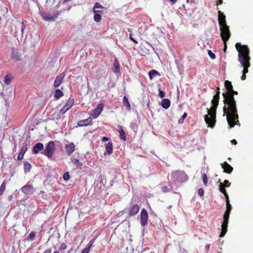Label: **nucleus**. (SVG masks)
<instances>
[{"label": "nucleus", "instance_id": "obj_1", "mask_svg": "<svg viewBox=\"0 0 253 253\" xmlns=\"http://www.w3.org/2000/svg\"><path fill=\"white\" fill-rule=\"evenodd\" d=\"M238 94L237 91L233 89L231 91V97L229 98L226 96L223 100V103L225 104L223 107V115H226L227 121L230 128L233 127L236 125H240L238 120L236 103L234 97V95H238Z\"/></svg>", "mask_w": 253, "mask_h": 253}, {"label": "nucleus", "instance_id": "obj_2", "mask_svg": "<svg viewBox=\"0 0 253 253\" xmlns=\"http://www.w3.org/2000/svg\"><path fill=\"white\" fill-rule=\"evenodd\" d=\"M235 46L238 51V61L244 68L243 73L246 74L248 73V68L251 66L249 48L247 45H241L240 43H236Z\"/></svg>", "mask_w": 253, "mask_h": 253}, {"label": "nucleus", "instance_id": "obj_3", "mask_svg": "<svg viewBox=\"0 0 253 253\" xmlns=\"http://www.w3.org/2000/svg\"><path fill=\"white\" fill-rule=\"evenodd\" d=\"M220 92L217 91L211 100L212 106L208 109V115L205 116V120L209 127H213L215 123L216 111L219 100Z\"/></svg>", "mask_w": 253, "mask_h": 253}, {"label": "nucleus", "instance_id": "obj_4", "mask_svg": "<svg viewBox=\"0 0 253 253\" xmlns=\"http://www.w3.org/2000/svg\"><path fill=\"white\" fill-rule=\"evenodd\" d=\"M225 199L226 203V209L223 216V220L221 225V231L219 235L220 237H224L227 232L229 216L232 210V206L229 203V198Z\"/></svg>", "mask_w": 253, "mask_h": 253}, {"label": "nucleus", "instance_id": "obj_5", "mask_svg": "<svg viewBox=\"0 0 253 253\" xmlns=\"http://www.w3.org/2000/svg\"><path fill=\"white\" fill-rule=\"evenodd\" d=\"M171 176L174 181L179 182H184L188 179L187 175L183 171H173L171 172Z\"/></svg>", "mask_w": 253, "mask_h": 253}, {"label": "nucleus", "instance_id": "obj_6", "mask_svg": "<svg viewBox=\"0 0 253 253\" xmlns=\"http://www.w3.org/2000/svg\"><path fill=\"white\" fill-rule=\"evenodd\" d=\"M55 150V144L53 141H49L46 145L45 149L42 152V153L48 158H51Z\"/></svg>", "mask_w": 253, "mask_h": 253}, {"label": "nucleus", "instance_id": "obj_7", "mask_svg": "<svg viewBox=\"0 0 253 253\" xmlns=\"http://www.w3.org/2000/svg\"><path fill=\"white\" fill-rule=\"evenodd\" d=\"M220 36L223 42H227L231 36V33L228 26L219 27Z\"/></svg>", "mask_w": 253, "mask_h": 253}, {"label": "nucleus", "instance_id": "obj_8", "mask_svg": "<svg viewBox=\"0 0 253 253\" xmlns=\"http://www.w3.org/2000/svg\"><path fill=\"white\" fill-rule=\"evenodd\" d=\"M224 86L226 89V91L222 93L223 98L226 96H228L230 98L231 96V91L233 89L231 82L228 80L225 81L224 82Z\"/></svg>", "mask_w": 253, "mask_h": 253}, {"label": "nucleus", "instance_id": "obj_9", "mask_svg": "<svg viewBox=\"0 0 253 253\" xmlns=\"http://www.w3.org/2000/svg\"><path fill=\"white\" fill-rule=\"evenodd\" d=\"M104 107V105L100 103L97 105V107L91 111V115L94 119L97 118L102 112Z\"/></svg>", "mask_w": 253, "mask_h": 253}, {"label": "nucleus", "instance_id": "obj_10", "mask_svg": "<svg viewBox=\"0 0 253 253\" xmlns=\"http://www.w3.org/2000/svg\"><path fill=\"white\" fill-rule=\"evenodd\" d=\"M141 225L145 226L148 222V214L147 211L145 209L141 210L140 213Z\"/></svg>", "mask_w": 253, "mask_h": 253}, {"label": "nucleus", "instance_id": "obj_11", "mask_svg": "<svg viewBox=\"0 0 253 253\" xmlns=\"http://www.w3.org/2000/svg\"><path fill=\"white\" fill-rule=\"evenodd\" d=\"M218 21L219 27L226 26V16L223 12L218 10Z\"/></svg>", "mask_w": 253, "mask_h": 253}, {"label": "nucleus", "instance_id": "obj_12", "mask_svg": "<svg viewBox=\"0 0 253 253\" xmlns=\"http://www.w3.org/2000/svg\"><path fill=\"white\" fill-rule=\"evenodd\" d=\"M140 207L137 204L132 205L128 209L127 213L129 216L135 215L139 211Z\"/></svg>", "mask_w": 253, "mask_h": 253}, {"label": "nucleus", "instance_id": "obj_13", "mask_svg": "<svg viewBox=\"0 0 253 253\" xmlns=\"http://www.w3.org/2000/svg\"><path fill=\"white\" fill-rule=\"evenodd\" d=\"M65 76V74L63 72L56 77L54 83V86L55 87H58L62 84Z\"/></svg>", "mask_w": 253, "mask_h": 253}, {"label": "nucleus", "instance_id": "obj_14", "mask_svg": "<svg viewBox=\"0 0 253 253\" xmlns=\"http://www.w3.org/2000/svg\"><path fill=\"white\" fill-rule=\"evenodd\" d=\"M92 119L90 117L83 120L80 121L78 122L77 126L79 127L85 126L92 124Z\"/></svg>", "mask_w": 253, "mask_h": 253}, {"label": "nucleus", "instance_id": "obj_15", "mask_svg": "<svg viewBox=\"0 0 253 253\" xmlns=\"http://www.w3.org/2000/svg\"><path fill=\"white\" fill-rule=\"evenodd\" d=\"M65 147L66 152L68 155L72 154L75 150V145L73 142L66 144Z\"/></svg>", "mask_w": 253, "mask_h": 253}, {"label": "nucleus", "instance_id": "obj_16", "mask_svg": "<svg viewBox=\"0 0 253 253\" xmlns=\"http://www.w3.org/2000/svg\"><path fill=\"white\" fill-rule=\"evenodd\" d=\"M221 166L223 169L224 172L229 174L231 173L233 170V168L226 162H224L223 164H222Z\"/></svg>", "mask_w": 253, "mask_h": 253}, {"label": "nucleus", "instance_id": "obj_17", "mask_svg": "<svg viewBox=\"0 0 253 253\" xmlns=\"http://www.w3.org/2000/svg\"><path fill=\"white\" fill-rule=\"evenodd\" d=\"M43 149V145L42 143H38L33 147V153L34 154H38L40 151Z\"/></svg>", "mask_w": 253, "mask_h": 253}, {"label": "nucleus", "instance_id": "obj_18", "mask_svg": "<svg viewBox=\"0 0 253 253\" xmlns=\"http://www.w3.org/2000/svg\"><path fill=\"white\" fill-rule=\"evenodd\" d=\"M11 58L16 61L20 60V55L17 50L14 48L12 49Z\"/></svg>", "mask_w": 253, "mask_h": 253}, {"label": "nucleus", "instance_id": "obj_19", "mask_svg": "<svg viewBox=\"0 0 253 253\" xmlns=\"http://www.w3.org/2000/svg\"><path fill=\"white\" fill-rule=\"evenodd\" d=\"M94 240H95V239H93L91 240L89 242L87 247L85 249L83 250L82 253H89L91 248L93 246V242H94Z\"/></svg>", "mask_w": 253, "mask_h": 253}, {"label": "nucleus", "instance_id": "obj_20", "mask_svg": "<svg viewBox=\"0 0 253 253\" xmlns=\"http://www.w3.org/2000/svg\"><path fill=\"white\" fill-rule=\"evenodd\" d=\"M33 188V186L32 185L26 184L22 187L21 190L24 194H27L28 191L32 190Z\"/></svg>", "mask_w": 253, "mask_h": 253}, {"label": "nucleus", "instance_id": "obj_21", "mask_svg": "<svg viewBox=\"0 0 253 253\" xmlns=\"http://www.w3.org/2000/svg\"><path fill=\"white\" fill-rule=\"evenodd\" d=\"M161 105L163 108L167 109L170 105V101L169 99H163L162 101Z\"/></svg>", "mask_w": 253, "mask_h": 253}, {"label": "nucleus", "instance_id": "obj_22", "mask_svg": "<svg viewBox=\"0 0 253 253\" xmlns=\"http://www.w3.org/2000/svg\"><path fill=\"white\" fill-rule=\"evenodd\" d=\"M219 191L220 192L222 193L225 196V199H228L229 198L228 195L225 190L226 186H224V185L222 183H220L219 185Z\"/></svg>", "mask_w": 253, "mask_h": 253}, {"label": "nucleus", "instance_id": "obj_23", "mask_svg": "<svg viewBox=\"0 0 253 253\" xmlns=\"http://www.w3.org/2000/svg\"><path fill=\"white\" fill-rule=\"evenodd\" d=\"M74 103V99L70 98L68 99L67 102H66V104L64 106V107L68 110L73 106Z\"/></svg>", "mask_w": 253, "mask_h": 253}, {"label": "nucleus", "instance_id": "obj_24", "mask_svg": "<svg viewBox=\"0 0 253 253\" xmlns=\"http://www.w3.org/2000/svg\"><path fill=\"white\" fill-rule=\"evenodd\" d=\"M106 151L107 154H111L113 152V144L112 142H108L106 144Z\"/></svg>", "mask_w": 253, "mask_h": 253}, {"label": "nucleus", "instance_id": "obj_25", "mask_svg": "<svg viewBox=\"0 0 253 253\" xmlns=\"http://www.w3.org/2000/svg\"><path fill=\"white\" fill-rule=\"evenodd\" d=\"M123 102L124 105L126 106V109L127 110H130L131 106H130V104L129 102L128 99L126 96H125L123 97Z\"/></svg>", "mask_w": 253, "mask_h": 253}, {"label": "nucleus", "instance_id": "obj_26", "mask_svg": "<svg viewBox=\"0 0 253 253\" xmlns=\"http://www.w3.org/2000/svg\"><path fill=\"white\" fill-rule=\"evenodd\" d=\"M114 72L116 73H120V64H119V62L117 60V59H116L114 61Z\"/></svg>", "mask_w": 253, "mask_h": 253}, {"label": "nucleus", "instance_id": "obj_27", "mask_svg": "<svg viewBox=\"0 0 253 253\" xmlns=\"http://www.w3.org/2000/svg\"><path fill=\"white\" fill-rule=\"evenodd\" d=\"M63 96V92L60 89H57L55 90L54 94V98L56 100L59 99L60 98H61Z\"/></svg>", "mask_w": 253, "mask_h": 253}, {"label": "nucleus", "instance_id": "obj_28", "mask_svg": "<svg viewBox=\"0 0 253 253\" xmlns=\"http://www.w3.org/2000/svg\"><path fill=\"white\" fill-rule=\"evenodd\" d=\"M67 111H68V110L66 108H65L64 107H63L60 110L59 112H57V117H55V119H56V120L60 119L61 118V116L64 115Z\"/></svg>", "mask_w": 253, "mask_h": 253}, {"label": "nucleus", "instance_id": "obj_29", "mask_svg": "<svg viewBox=\"0 0 253 253\" xmlns=\"http://www.w3.org/2000/svg\"><path fill=\"white\" fill-rule=\"evenodd\" d=\"M120 135L119 137L121 139L126 141V135L125 131L123 130V129L122 128L121 126H120V129L119 130Z\"/></svg>", "mask_w": 253, "mask_h": 253}, {"label": "nucleus", "instance_id": "obj_30", "mask_svg": "<svg viewBox=\"0 0 253 253\" xmlns=\"http://www.w3.org/2000/svg\"><path fill=\"white\" fill-rule=\"evenodd\" d=\"M148 75L150 79L152 80L154 77H155L157 75H160V74L157 71L155 70H152L149 72Z\"/></svg>", "mask_w": 253, "mask_h": 253}, {"label": "nucleus", "instance_id": "obj_31", "mask_svg": "<svg viewBox=\"0 0 253 253\" xmlns=\"http://www.w3.org/2000/svg\"><path fill=\"white\" fill-rule=\"evenodd\" d=\"M12 80V76L10 74H7L4 76V82L6 84H9Z\"/></svg>", "mask_w": 253, "mask_h": 253}, {"label": "nucleus", "instance_id": "obj_32", "mask_svg": "<svg viewBox=\"0 0 253 253\" xmlns=\"http://www.w3.org/2000/svg\"><path fill=\"white\" fill-rule=\"evenodd\" d=\"M58 14H55L53 16H45L43 17V19L46 21H54L57 17Z\"/></svg>", "mask_w": 253, "mask_h": 253}, {"label": "nucleus", "instance_id": "obj_33", "mask_svg": "<svg viewBox=\"0 0 253 253\" xmlns=\"http://www.w3.org/2000/svg\"><path fill=\"white\" fill-rule=\"evenodd\" d=\"M24 168L25 172H28L31 169V165L28 162H25L24 163Z\"/></svg>", "mask_w": 253, "mask_h": 253}, {"label": "nucleus", "instance_id": "obj_34", "mask_svg": "<svg viewBox=\"0 0 253 253\" xmlns=\"http://www.w3.org/2000/svg\"><path fill=\"white\" fill-rule=\"evenodd\" d=\"M6 182L5 181H3L0 187V196H1L5 191L6 188Z\"/></svg>", "mask_w": 253, "mask_h": 253}, {"label": "nucleus", "instance_id": "obj_35", "mask_svg": "<svg viewBox=\"0 0 253 253\" xmlns=\"http://www.w3.org/2000/svg\"><path fill=\"white\" fill-rule=\"evenodd\" d=\"M94 20L96 22H99L101 20V15L100 13H94Z\"/></svg>", "mask_w": 253, "mask_h": 253}, {"label": "nucleus", "instance_id": "obj_36", "mask_svg": "<svg viewBox=\"0 0 253 253\" xmlns=\"http://www.w3.org/2000/svg\"><path fill=\"white\" fill-rule=\"evenodd\" d=\"M28 149V144L26 143H24L23 144V146L21 149L20 152L21 153V154L22 153L24 154L26 153V151Z\"/></svg>", "mask_w": 253, "mask_h": 253}, {"label": "nucleus", "instance_id": "obj_37", "mask_svg": "<svg viewBox=\"0 0 253 253\" xmlns=\"http://www.w3.org/2000/svg\"><path fill=\"white\" fill-rule=\"evenodd\" d=\"M202 179L204 182V184L205 186H207L208 183V179L207 177V175L206 173H203L202 174Z\"/></svg>", "mask_w": 253, "mask_h": 253}, {"label": "nucleus", "instance_id": "obj_38", "mask_svg": "<svg viewBox=\"0 0 253 253\" xmlns=\"http://www.w3.org/2000/svg\"><path fill=\"white\" fill-rule=\"evenodd\" d=\"M36 236V233L34 231H32L30 232L29 237L27 238V240H33V239Z\"/></svg>", "mask_w": 253, "mask_h": 253}, {"label": "nucleus", "instance_id": "obj_39", "mask_svg": "<svg viewBox=\"0 0 253 253\" xmlns=\"http://www.w3.org/2000/svg\"><path fill=\"white\" fill-rule=\"evenodd\" d=\"M104 7L98 2H96L95 3L93 9L96 8H101L103 9Z\"/></svg>", "mask_w": 253, "mask_h": 253}, {"label": "nucleus", "instance_id": "obj_40", "mask_svg": "<svg viewBox=\"0 0 253 253\" xmlns=\"http://www.w3.org/2000/svg\"><path fill=\"white\" fill-rule=\"evenodd\" d=\"M66 248H67L66 245L65 243H63L60 245V247L59 248V251H60V252H62V251L66 250Z\"/></svg>", "mask_w": 253, "mask_h": 253}, {"label": "nucleus", "instance_id": "obj_41", "mask_svg": "<svg viewBox=\"0 0 253 253\" xmlns=\"http://www.w3.org/2000/svg\"><path fill=\"white\" fill-rule=\"evenodd\" d=\"M208 54L209 56L211 57L212 59H214L216 57L214 53H213L211 50L208 51Z\"/></svg>", "mask_w": 253, "mask_h": 253}, {"label": "nucleus", "instance_id": "obj_42", "mask_svg": "<svg viewBox=\"0 0 253 253\" xmlns=\"http://www.w3.org/2000/svg\"><path fill=\"white\" fill-rule=\"evenodd\" d=\"M63 179L65 181H67L69 179L70 175L68 172H65L63 176Z\"/></svg>", "mask_w": 253, "mask_h": 253}, {"label": "nucleus", "instance_id": "obj_43", "mask_svg": "<svg viewBox=\"0 0 253 253\" xmlns=\"http://www.w3.org/2000/svg\"><path fill=\"white\" fill-rule=\"evenodd\" d=\"M159 96L162 98H163L165 96V92L162 91L161 88L159 89Z\"/></svg>", "mask_w": 253, "mask_h": 253}, {"label": "nucleus", "instance_id": "obj_44", "mask_svg": "<svg viewBox=\"0 0 253 253\" xmlns=\"http://www.w3.org/2000/svg\"><path fill=\"white\" fill-rule=\"evenodd\" d=\"M74 164H76L77 167H81L83 165L82 163L79 162V160L78 159H75L74 161Z\"/></svg>", "mask_w": 253, "mask_h": 253}, {"label": "nucleus", "instance_id": "obj_45", "mask_svg": "<svg viewBox=\"0 0 253 253\" xmlns=\"http://www.w3.org/2000/svg\"><path fill=\"white\" fill-rule=\"evenodd\" d=\"M198 194L200 196H203L204 194V191L202 188H199L198 190Z\"/></svg>", "mask_w": 253, "mask_h": 253}, {"label": "nucleus", "instance_id": "obj_46", "mask_svg": "<svg viewBox=\"0 0 253 253\" xmlns=\"http://www.w3.org/2000/svg\"><path fill=\"white\" fill-rule=\"evenodd\" d=\"M21 25H22V26H21V33H22V35H23V32H24V29H25V27H26V25L24 24V20L22 21V22L21 23Z\"/></svg>", "mask_w": 253, "mask_h": 253}, {"label": "nucleus", "instance_id": "obj_47", "mask_svg": "<svg viewBox=\"0 0 253 253\" xmlns=\"http://www.w3.org/2000/svg\"><path fill=\"white\" fill-rule=\"evenodd\" d=\"M222 184L223 185H224V186H226L227 187H229L230 186V183L229 182L228 180H225L224 181V183Z\"/></svg>", "mask_w": 253, "mask_h": 253}, {"label": "nucleus", "instance_id": "obj_48", "mask_svg": "<svg viewBox=\"0 0 253 253\" xmlns=\"http://www.w3.org/2000/svg\"><path fill=\"white\" fill-rule=\"evenodd\" d=\"M162 190L164 192H168L169 191V188L167 186L163 187Z\"/></svg>", "mask_w": 253, "mask_h": 253}, {"label": "nucleus", "instance_id": "obj_49", "mask_svg": "<svg viewBox=\"0 0 253 253\" xmlns=\"http://www.w3.org/2000/svg\"><path fill=\"white\" fill-rule=\"evenodd\" d=\"M24 154L22 153L21 154V153L20 152V153L18 154V156H17V159L18 160H22L23 158V157H24Z\"/></svg>", "mask_w": 253, "mask_h": 253}, {"label": "nucleus", "instance_id": "obj_50", "mask_svg": "<svg viewBox=\"0 0 253 253\" xmlns=\"http://www.w3.org/2000/svg\"><path fill=\"white\" fill-rule=\"evenodd\" d=\"M129 39H130L131 41H132L133 42H134L135 43H137L138 42L136 40H135L132 36V34H129Z\"/></svg>", "mask_w": 253, "mask_h": 253}, {"label": "nucleus", "instance_id": "obj_51", "mask_svg": "<svg viewBox=\"0 0 253 253\" xmlns=\"http://www.w3.org/2000/svg\"><path fill=\"white\" fill-rule=\"evenodd\" d=\"M210 244H207L205 246V250L207 253H208L210 250Z\"/></svg>", "mask_w": 253, "mask_h": 253}, {"label": "nucleus", "instance_id": "obj_52", "mask_svg": "<svg viewBox=\"0 0 253 253\" xmlns=\"http://www.w3.org/2000/svg\"><path fill=\"white\" fill-rule=\"evenodd\" d=\"M223 43H224L223 51L224 52H226L227 48V42H223Z\"/></svg>", "mask_w": 253, "mask_h": 253}, {"label": "nucleus", "instance_id": "obj_53", "mask_svg": "<svg viewBox=\"0 0 253 253\" xmlns=\"http://www.w3.org/2000/svg\"><path fill=\"white\" fill-rule=\"evenodd\" d=\"M103 12L102 10H97L95 9H93V13H102Z\"/></svg>", "mask_w": 253, "mask_h": 253}, {"label": "nucleus", "instance_id": "obj_54", "mask_svg": "<svg viewBox=\"0 0 253 253\" xmlns=\"http://www.w3.org/2000/svg\"><path fill=\"white\" fill-rule=\"evenodd\" d=\"M222 2H223L222 0H217V1L216 2V5L218 6L219 5L221 4L222 3Z\"/></svg>", "mask_w": 253, "mask_h": 253}, {"label": "nucleus", "instance_id": "obj_55", "mask_svg": "<svg viewBox=\"0 0 253 253\" xmlns=\"http://www.w3.org/2000/svg\"><path fill=\"white\" fill-rule=\"evenodd\" d=\"M109 140V138L107 137H103L102 138V142H105V141H107Z\"/></svg>", "mask_w": 253, "mask_h": 253}, {"label": "nucleus", "instance_id": "obj_56", "mask_svg": "<svg viewBox=\"0 0 253 253\" xmlns=\"http://www.w3.org/2000/svg\"><path fill=\"white\" fill-rule=\"evenodd\" d=\"M51 253V249H48L44 251L43 253Z\"/></svg>", "mask_w": 253, "mask_h": 253}, {"label": "nucleus", "instance_id": "obj_57", "mask_svg": "<svg viewBox=\"0 0 253 253\" xmlns=\"http://www.w3.org/2000/svg\"><path fill=\"white\" fill-rule=\"evenodd\" d=\"M232 144L236 145L237 143V141L235 139H233L231 141Z\"/></svg>", "mask_w": 253, "mask_h": 253}, {"label": "nucleus", "instance_id": "obj_58", "mask_svg": "<svg viewBox=\"0 0 253 253\" xmlns=\"http://www.w3.org/2000/svg\"><path fill=\"white\" fill-rule=\"evenodd\" d=\"M241 80H245L246 79V74H243L242 75V76H241Z\"/></svg>", "mask_w": 253, "mask_h": 253}, {"label": "nucleus", "instance_id": "obj_59", "mask_svg": "<svg viewBox=\"0 0 253 253\" xmlns=\"http://www.w3.org/2000/svg\"><path fill=\"white\" fill-rule=\"evenodd\" d=\"M187 116V114L186 113H184L183 115H182V120H184Z\"/></svg>", "mask_w": 253, "mask_h": 253}, {"label": "nucleus", "instance_id": "obj_60", "mask_svg": "<svg viewBox=\"0 0 253 253\" xmlns=\"http://www.w3.org/2000/svg\"><path fill=\"white\" fill-rule=\"evenodd\" d=\"M53 117L54 119H55V117H57V113H55L53 114Z\"/></svg>", "mask_w": 253, "mask_h": 253}, {"label": "nucleus", "instance_id": "obj_61", "mask_svg": "<svg viewBox=\"0 0 253 253\" xmlns=\"http://www.w3.org/2000/svg\"><path fill=\"white\" fill-rule=\"evenodd\" d=\"M169 1H170L171 2H172L173 3H176L177 0H169Z\"/></svg>", "mask_w": 253, "mask_h": 253}, {"label": "nucleus", "instance_id": "obj_62", "mask_svg": "<svg viewBox=\"0 0 253 253\" xmlns=\"http://www.w3.org/2000/svg\"><path fill=\"white\" fill-rule=\"evenodd\" d=\"M219 90H220V88L219 87H216V90H217L216 92L217 91L219 92Z\"/></svg>", "mask_w": 253, "mask_h": 253}, {"label": "nucleus", "instance_id": "obj_63", "mask_svg": "<svg viewBox=\"0 0 253 253\" xmlns=\"http://www.w3.org/2000/svg\"><path fill=\"white\" fill-rule=\"evenodd\" d=\"M53 253H59V252L58 251H56L54 252Z\"/></svg>", "mask_w": 253, "mask_h": 253}, {"label": "nucleus", "instance_id": "obj_64", "mask_svg": "<svg viewBox=\"0 0 253 253\" xmlns=\"http://www.w3.org/2000/svg\"><path fill=\"white\" fill-rule=\"evenodd\" d=\"M23 225L26 227V225H25L24 223H23Z\"/></svg>", "mask_w": 253, "mask_h": 253}]
</instances>
